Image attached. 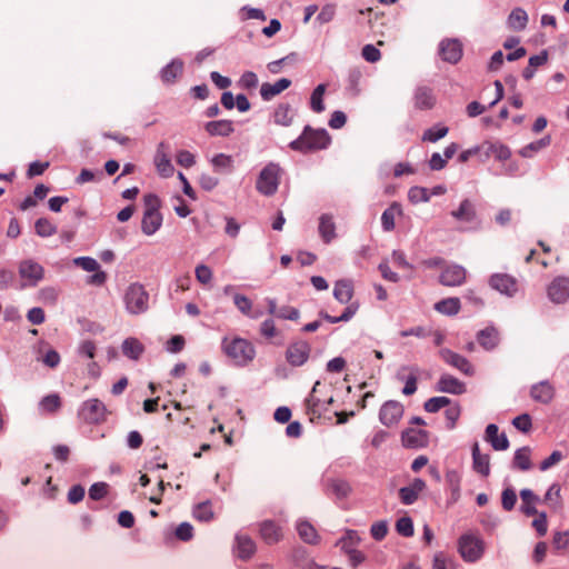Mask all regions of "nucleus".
Returning <instances> with one entry per match:
<instances>
[{"mask_svg": "<svg viewBox=\"0 0 569 569\" xmlns=\"http://www.w3.org/2000/svg\"><path fill=\"white\" fill-rule=\"evenodd\" d=\"M331 137L325 129H313L306 126L299 138L291 141L289 147L302 153L316 152L328 148Z\"/></svg>", "mask_w": 569, "mask_h": 569, "instance_id": "obj_1", "label": "nucleus"}, {"mask_svg": "<svg viewBox=\"0 0 569 569\" xmlns=\"http://www.w3.org/2000/svg\"><path fill=\"white\" fill-rule=\"evenodd\" d=\"M222 349L238 365H247L256 355L252 343L243 338H224L222 340Z\"/></svg>", "mask_w": 569, "mask_h": 569, "instance_id": "obj_2", "label": "nucleus"}, {"mask_svg": "<svg viewBox=\"0 0 569 569\" xmlns=\"http://www.w3.org/2000/svg\"><path fill=\"white\" fill-rule=\"evenodd\" d=\"M146 210L141 221V230L144 234L156 233L162 224V216L159 212L160 200L153 193H148L143 198Z\"/></svg>", "mask_w": 569, "mask_h": 569, "instance_id": "obj_3", "label": "nucleus"}, {"mask_svg": "<svg viewBox=\"0 0 569 569\" xmlns=\"http://www.w3.org/2000/svg\"><path fill=\"white\" fill-rule=\"evenodd\" d=\"M282 169L278 163H268L259 173L256 189L263 196H272L277 192Z\"/></svg>", "mask_w": 569, "mask_h": 569, "instance_id": "obj_4", "label": "nucleus"}, {"mask_svg": "<svg viewBox=\"0 0 569 569\" xmlns=\"http://www.w3.org/2000/svg\"><path fill=\"white\" fill-rule=\"evenodd\" d=\"M126 309L131 315H140L149 308V295L140 283H131L124 293Z\"/></svg>", "mask_w": 569, "mask_h": 569, "instance_id": "obj_5", "label": "nucleus"}, {"mask_svg": "<svg viewBox=\"0 0 569 569\" xmlns=\"http://www.w3.org/2000/svg\"><path fill=\"white\" fill-rule=\"evenodd\" d=\"M458 550L465 561L475 562L482 557L485 543L480 537L466 533L459 538Z\"/></svg>", "mask_w": 569, "mask_h": 569, "instance_id": "obj_6", "label": "nucleus"}, {"mask_svg": "<svg viewBox=\"0 0 569 569\" xmlns=\"http://www.w3.org/2000/svg\"><path fill=\"white\" fill-rule=\"evenodd\" d=\"M78 416L86 423H100L106 420L107 408L99 399H89L82 403Z\"/></svg>", "mask_w": 569, "mask_h": 569, "instance_id": "obj_7", "label": "nucleus"}, {"mask_svg": "<svg viewBox=\"0 0 569 569\" xmlns=\"http://www.w3.org/2000/svg\"><path fill=\"white\" fill-rule=\"evenodd\" d=\"M310 352V345L305 340H298L288 346L286 359L291 366L300 367L308 361Z\"/></svg>", "mask_w": 569, "mask_h": 569, "instance_id": "obj_8", "label": "nucleus"}, {"mask_svg": "<svg viewBox=\"0 0 569 569\" xmlns=\"http://www.w3.org/2000/svg\"><path fill=\"white\" fill-rule=\"evenodd\" d=\"M19 274L27 281L28 286H37L44 277L43 267L34 260H22L19 263Z\"/></svg>", "mask_w": 569, "mask_h": 569, "instance_id": "obj_9", "label": "nucleus"}, {"mask_svg": "<svg viewBox=\"0 0 569 569\" xmlns=\"http://www.w3.org/2000/svg\"><path fill=\"white\" fill-rule=\"evenodd\" d=\"M403 406L396 400L385 402L379 412V419L386 427L396 426L403 416Z\"/></svg>", "mask_w": 569, "mask_h": 569, "instance_id": "obj_10", "label": "nucleus"}, {"mask_svg": "<svg viewBox=\"0 0 569 569\" xmlns=\"http://www.w3.org/2000/svg\"><path fill=\"white\" fill-rule=\"evenodd\" d=\"M492 289L508 297H513L518 291V281L507 273H495L489 279Z\"/></svg>", "mask_w": 569, "mask_h": 569, "instance_id": "obj_11", "label": "nucleus"}, {"mask_svg": "<svg viewBox=\"0 0 569 569\" xmlns=\"http://www.w3.org/2000/svg\"><path fill=\"white\" fill-rule=\"evenodd\" d=\"M467 271L458 264L447 266L439 276V282L446 287H458L466 282Z\"/></svg>", "mask_w": 569, "mask_h": 569, "instance_id": "obj_12", "label": "nucleus"}, {"mask_svg": "<svg viewBox=\"0 0 569 569\" xmlns=\"http://www.w3.org/2000/svg\"><path fill=\"white\" fill-rule=\"evenodd\" d=\"M169 146L161 141L156 150L154 166L160 176L168 178L173 174L174 168L168 154Z\"/></svg>", "mask_w": 569, "mask_h": 569, "instance_id": "obj_13", "label": "nucleus"}, {"mask_svg": "<svg viewBox=\"0 0 569 569\" xmlns=\"http://www.w3.org/2000/svg\"><path fill=\"white\" fill-rule=\"evenodd\" d=\"M439 355L446 363L458 369L460 372L465 373L466 376L473 375L472 365L463 356H461L457 352H453L450 349H441L439 351Z\"/></svg>", "mask_w": 569, "mask_h": 569, "instance_id": "obj_14", "label": "nucleus"}, {"mask_svg": "<svg viewBox=\"0 0 569 569\" xmlns=\"http://www.w3.org/2000/svg\"><path fill=\"white\" fill-rule=\"evenodd\" d=\"M401 440L407 448H423L429 442V432L422 429L408 428L402 432Z\"/></svg>", "mask_w": 569, "mask_h": 569, "instance_id": "obj_15", "label": "nucleus"}, {"mask_svg": "<svg viewBox=\"0 0 569 569\" xmlns=\"http://www.w3.org/2000/svg\"><path fill=\"white\" fill-rule=\"evenodd\" d=\"M548 297L556 303H562L569 298V279L556 278L548 287Z\"/></svg>", "mask_w": 569, "mask_h": 569, "instance_id": "obj_16", "label": "nucleus"}, {"mask_svg": "<svg viewBox=\"0 0 569 569\" xmlns=\"http://www.w3.org/2000/svg\"><path fill=\"white\" fill-rule=\"evenodd\" d=\"M556 395V389L548 380L540 381L533 385L530 389V397L540 403L548 405L552 401Z\"/></svg>", "mask_w": 569, "mask_h": 569, "instance_id": "obj_17", "label": "nucleus"}, {"mask_svg": "<svg viewBox=\"0 0 569 569\" xmlns=\"http://www.w3.org/2000/svg\"><path fill=\"white\" fill-rule=\"evenodd\" d=\"M426 482L416 478L409 486L399 490V497L403 505H412L418 500L419 495L426 489Z\"/></svg>", "mask_w": 569, "mask_h": 569, "instance_id": "obj_18", "label": "nucleus"}, {"mask_svg": "<svg viewBox=\"0 0 569 569\" xmlns=\"http://www.w3.org/2000/svg\"><path fill=\"white\" fill-rule=\"evenodd\" d=\"M439 53L445 61L457 63L462 57V48L459 41L447 39L440 42Z\"/></svg>", "mask_w": 569, "mask_h": 569, "instance_id": "obj_19", "label": "nucleus"}, {"mask_svg": "<svg viewBox=\"0 0 569 569\" xmlns=\"http://www.w3.org/2000/svg\"><path fill=\"white\" fill-rule=\"evenodd\" d=\"M437 390L452 395L466 392V385L450 375H442L437 382Z\"/></svg>", "mask_w": 569, "mask_h": 569, "instance_id": "obj_20", "label": "nucleus"}, {"mask_svg": "<svg viewBox=\"0 0 569 569\" xmlns=\"http://www.w3.org/2000/svg\"><path fill=\"white\" fill-rule=\"evenodd\" d=\"M472 468L482 477L490 475V457L487 453H481L478 442L472 446Z\"/></svg>", "mask_w": 569, "mask_h": 569, "instance_id": "obj_21", "label": "nucleus"}, {"mask_svg": "<svg viewBox=\"0 0 569 569\" xmlns=\"http://www.w3.org/2000/svg\"><path fill=\"white\" fill-rule=\"evenodd\" d=\"M415 107L419 110H429L436 104V96L431 88L418 87L413 96Z\"/></svg>", "mask_w": 569, "mask_h": 569, "instance_id": "obj_22", "label": "nucleus"}, {"mask_svg": "<svg viewBox=\"0 0 569 569\" xmlns=\"http://www.w3.org/2000/svg\"><path fill=\"white\" fill-rule=\"evenodd\" d=\"M320 382L317 381L309 395V397L306 400L307 405V411L309 415L320 417L322 411L327 410V407L325 406V399L319 397L320 392Z\"/></svg>", "mask_w": 569, "mask_h": 569, "instance_id": "obj_23", "label": "nucleus"}, {"mask_svg": "<svg viewBox=\"0 0 569 569\" xmlns=\"http://www.w3.org/2000/svg\"><path fill=\"white\" fill-rule=\"evenodd\" d=\"M291 86V80L281 78L274 83L264 82L261 84L260 94L266 101L271 100Z\"/></svg>", "mask_w": 569, "mask_h": 569, "instance_id": "obj_24", "label": "nucleus"}, {"mask_svg": "<svg viewBox=\"0 0 569 569\" xmlns=\"http://www.w3.org/2000/svg\"><path fill=\"white\" fill-rule=\"evenodd\" d=\"M499 429L496 425L490 423L486 428V440L491 443L495 450H507L509 441L505 433L499 435Z\"/></svg>", "mask_w": 569, "mask_h": 569, "instance_id": "obj_25", "label": "nucleus"}, {"mask_svg": "<svg viewBox=\"0 0 569 569\" xmlns=\"http://www.w3.org/2000/svg\"><path fill=\"white\" fill-rule=\"evenodd\" d=\"M183 72V62L180 59H173L160 72L163 83H173Z\"/></svg>", "mask_w": 569, "mask_h": 569, "instance_id": "obj_26", "label": "nucleus"}, {"mask_svg": "<svg viewBox=\"0 0 569 569\" xmlns=\"http://www.w3.org/2000/svg\"><path fill=\"white\" fill-rule=\"evenodd\" d=\"M204 129L213 137H228L234 131L233 122L231 120L209 121L206 123Z\"/></svg>", "mask_w": 569, "mask_h": 569, "instance_id": "obj_27", "label": "nucleus"}, {"mask_svg": "<svg viewBox=\"0 0 569 569\" xmlns=\"http://www.w3.org/2000/svg\"><path fill=\"white\" fill-rule=\"evenodd\" d=\"M260 535L268 545H273L282 538L281 529L271 520H266L260 526Z\"/></svg>", "mask_w": 569, "mask_h": 569, "instance_id": "obj_28", "label": "nucleus"}, {"mask_svg": "<svg viewBox=\"0 0 569 569\" xmlns=\"http://www.w3.org/2000/svg\"><path fill=\"white\" fill-rule=\"evenodd\" d=\"M319 234L325 243H330L336 238V224L333 222L332 216L322 214L319 218Z\"/></svg>", "mask_w": 569, "mask_h": 569, "instance_id": "obj_29", "label": "nucleus"}, {"mask_svg": "<svg viewBox=\"0 0 569 569\" xmlns=\"http://www.w3.org/2000/svg\"><path fill=\"white\" fill-rule=\"evenodd\" d=\"M297 531L301 540L309 545H318L320 536L316 528L307 520H301L297 523Z\"/></svg>", "mask_w": 569, "mask_h": 569, "instance_id": "obj_30", "label": "nucleus"}, {"mask_svg": "<svg viewBox=\"0 0 569 569\" xmlns=\"http://www.w3.org/2000/svg\"><path fill=\"white\" fill-rule=\"evenodd\" d=\"M233 302H234V306L238 308V310L249 317V318H252V319H258L262 316V311L261 310H253L252 309V301L247 297V296H243V295H240V293H236L233 296Z\"/></svg>", "mask_w": 569, "mask_h": 569, "instance_id": "obj_31", "label": "nucleus"}, {"mask_svg": "<svg viewBox=\"0 0 569 569\" xmlns=\"http://www.w3.org/2000/svg\"><path fill=\"white\" fill-rule=\"evenodd\" d=\"M358 309L359 303L355 301L349 302V305L346 307V309L339 317L331 316L326 311H320L319 316L329 323L347 322L357 313Z\"/></svg>", "mask_w": 569, "mask_h": 569, "instance_id": "obj_32", "label": "nucleus"}, {"mask_svg": "<svg viewBox=\"0 0 569 569\" xmlns=\"http://www.w3.org/2000/svg\"><path fill=\"white\" fill-rule=\"evenodd\" d=\"M409 370L410 375L406 380V385L402 389V393L405 396H411L417 391V381H418V368L417 367H401L399 372L397 373L398 379L403 380V372Z\"/></svg>", "mask_w": 569, "mask_h": 569, "instance_id": "obj_33", "label": "nucleus"}, {"mask_svg": "<svg viewBox=\"0 0 569 569\" xmlns=\"http://www.w3.org/2000/svg\"><path fill=\"white\" fill-rule=\"evenodd\" d=\"M333 297L340 303H349L353 297V287L349 280H338L335 283Z\"/></svg>", "mask_w": 569, "mask_h": 569, "instance_id": "obj_34", "label": "nucleus"}, {"mask_svg": "<svg viewBox=\"0 0 569 569\" xmlns=\"http://www.w3.org/2000/svg\"><path fill=\"white\" fill-rule=\"evenodd\" d=\"M528 14L522 8H515L507 20L508 27L516 31L525 30L528 24Z\"/></svg>", "mask_w": 569, "mask_h": 569, "instance_id": "obj_35", "label": "nucleus"}, {"mask_svg": "<svg viewBox=\"0 0 569 569\" xmlns=\"http://www.w3.org/2000/svg\"><path fill=\"white\" fill-rule=\"evenodd\" d=\"M520 498L522 501L521 511L526 516H535L538 513L535 506L539 501L538 496H536L530 489H522L520 491Z\"/></svg>", "mask_w": 569, "mask_h": 569, "instance_id": "obj_36", "label": "nucleus"}, {"mask_svg": "<svg viewBox=\"0 0 569 569\" xmlns=\"http://www.w3.org/2000/svg\"><path fill=\"white\" fill-rule=\"evenodd\" d=\"M143 351L144 347L137 338H127L122 342V353L132 360H138Z\"/></svg>", "mask_w": 569, "mask_h": 569, "instance_id": "obj_37", "label": "nucleus"}, {"mask_svg": "<svg viewBox=\"0 0 569 569\" xmlns=\"http://www.w3.org/2000/svg\"><path fill=\"white\" fill-rule=\"evenodd\" d=\"M460 299L457 297L446 298L435 305V309L447 316H455L460 311Z\"/></svg>", "mask_w": 569, "mask_h": 569, "instance_id": "obj_38", "label": "nucleus"}, {"mask_svg": "<svg viewBox=\"0 0 569 569\" xmlns=\"http://www.w3.org/2000/svg\"><path fill=\"white\" fill-rule=\"evenodd\" d=\"M478 342L487 350L497 347L499 342V333L495 328H486L478 333Z\"/></svg>", "mask_w": 569, "mask_h": 569, "instance_id": "obj_39", "label": "nucleus"}, {"mask_svg": "<svg viewBox=\"0 0 569 569\" xmlns=\"http://www.w3.org/2000/svg\"><path fill=\"white\" fill-rule=\"evenodd\" d=\"M481 149L487 156H492L498 160H507L511 154L508 147L497 142H485Z\"/></svg>", "mask_w": 569, "mask_h": 569, "instance_id": "obj_40", "label": "nucleus"}, {"mask_svg": "<svg viewBox=\"0 0 569 569\" xmlns=\"http://www.w3.org/2000/svg\"><path fill=\"white\" fill-rule=\"evenodd\" d=\"M237 550L241 559H249L256 552V543L248 536H237Z\"/></svg>", "mask_w": 569, "mask_h": 569, "instance_id": "obj_41", "label": "nucleus"}, {"mask_svg": "<svg viewBox=\"0 0 569 569\" xmlns=\"http://www.w3.org/2000/svg\"><path fill=\"white\" fill-rule=\"evenodd\" d=\"M451 216L458 220L470 222L476 217L473 203L469 199H465L458 210H453Z\"/></svg>", "mask_w": 569, "mask_h": 569, "instance_id": "obj_42", "label": "nucleus"}, {"mask_svg": "<svg viewBox=\"0 0 569 569\" xmlns=\"http://www.w3.org/2000/svg\"><path fill=\"white\" fill-rule=\"evenodd\" d=\"M401 206L398 202H393L387 208L381 216V223L386 231H391L395 228V217L401 214Z\"/></svg>", "mask_w": 569, "mask_h": 569, "instance_id": "obj_43", "label": "nucleus"}, {"mask_svg": "<svg viewBox=\"0 0 569 569\" xmlns=\"http://www.w3.org/2000/svg\"><path fill=\"white\" fill-rule=\"evenodd\" d=\"M531 450L529 447H522L515 452L513 467L521 471H527L531 468L530 460Z\"/></svg>", "mask_w": 569, "mask_h": 569, "instance_id": "obj_44", "label": "nucleus"}, {"mask_svg": "<svg viewBox=\"0 0 569 569\" xmlns=\"http://www.w3.org/2000/svg\"><path fill=\"white\" fill-rule=\"evenodd\" d=\"M328 489L338 499H345L351 493V486L342 479H333L328 482Z\"/></svg>", "mask_w": 569, "mask_h": 569, "instance_id": "obj_45", "label": "nucleus"}, {"mask_svg": "<svg viewBox=\"0 0 569 569\" xmlns=\"http://www.w3.org/2000/svg\"><path fill=\"white\" fill-rule=\"evenodd\" d=\"M211 164L217 172H231L233 170V159L226 153H218L211 159Z\"/></svg>", "mask_w": 569, "mask_h": 569, "instance_id": "obj_46", "label": "nucleus"}, {"mask_svg": "<svg viewBox=\"0 0 569 569\" xmlns=\"http://www.w3.org/2000/svg\"><path fill=\"white\" fill-rule=\"evenodd\" d=\"M560 490L558 483H552L545 495V502L555 510L560 509L562 506Z\"/></svg>", "mask_w": 569, "mask_h": 569, "instance_id": "obj_47", "label": "nucleus"}, {"mask_svg": "<svg viewBox=\"0 0 569 569\" xmlns=\"http://www.w3.org/2000/svg\"><path fill=\"white\" fill-rule=\"evenodd\" d=\"M61 407V398L57 393L48 395L40 401V409L47 413H56Z\"/></svg>", "mask_w": 569, "mask_h": 569, "instance_id": "obj_48", "label": "nucleus"}, {"mask_svg": "<svg viewBox=\"0 0 569 569\" xmlns=\"http://www.w3.org/2000/svg\"><path fill=\"white\" fill-rule=\"evenodd\" d=\"M36 233L46 238L57 232V227L47 218H39L34 223Z\"/></svg>", "mask_w": 569, "mask_h": 569, "instance_id": "obj_49", "label": "nucleus"}, {"mask_svg": "<svg viewBox=\"0 0 569 569\" xmlns=\"http://www.w3.org/2000/svg\"><path fill=\"white\" fill-rule=\"evenodd\" d=\"M274 122L280 126H289L292 120L289 104H279L273 113Z\"/></svg>", "mask_w": 569, "mask_h": 569, "instance_id": "obj_50", "label": "nucleus"}, {"mask_svg": "<svg viewBox=\"0 0 569 569\" xmlns=\"http://www.w3.org/2000/svg\"><path fill=\"white\" fill-rule=\"evenodd\" d=\"M193 517L200 521H210L213 519V511L210 501H204L196 506Z\"/></svg>", "mask_w": 569, "mask_h": 569, "instance_id": "obj_51", "label": "nucleus"}, {"mask_svg": "<svg viewBox=\"0 0 569 569\" xmlns=\"http://www.w3.org/2000/svg\"><path fill=\"white\" fill-rule=\"evenodd\" d=\"M325 91H326V86L321 83V84L317 86V88L313 90V92L311 94L310 104H311V109L315 112L319 113L325 110L323 100H322Z\"/></svg>", "mask_w": 569, "mask_h": 569, "instance_id": "obj_52", "label": "nucleus"}, {"mask_svg": "<svg viewBox=\"0 0 569 569\" xmlns=\"http://www.w3.org/2000/svg\"><path fill=\"white\" fill-rule=\"evenodd\" d=\"M451 400L447 397H433L428 399L423 408L428 412H438L440 409L448 407Z\"/></svg>", "mask_w": 569, "mask_h": 569, "instance_id": "obj_53", "label": "nucleus"}, {"mask_svg": "<svg viewBox=\"0 0 569 569\" xmlns=\"http://www.w3.org/2000/svg\"><path fill=\"white\" fill-rule=\"evenodd\" d=\"M448 127L445 126L430 128L423 132L422 140L436 142L445 138L448 134Z\"/></svg>", "mask_w": 569, "mask_h": 569, "instance_id": "obj_54", "label": "nucleus"}, {"mask_svg": "<svg viewBox=\"0 0 569 569\" xmlns=\"http://www.w3.org/2000/svg\"><path fill=\"white\" fill-rule=\"evenodd\" d=\"M446 480L451 489L452 499L456 501L460 495V476L457 471L451 470L446 475Z\"/></svg>", "mask_w": 569, "mask_h": 569, "instance_id": "obj_55", "label": "nucleus"}, {"mask_svg": "<svg viewBox=\"0 0 569 569\" xmlns=\"http://www.w3.org/2000/svg\"><path fill=\"white\" fill-rule=\"evenodd\" d=\"M260 333L268 340H272L273 338L280 336V331L276 327L273 319H266L260 325Z\"/></svg>", "mask_w": 569, "mask_h": 569, "instance_id": "obj_56", "label": "nucleus"}, {"mask_svg": "<svg viewBox=\"0 0 569 569\" xmlns=\"http://www.w3.org/2000/svg\"><path fill=\"white\" fill-rule=\"evenodd\" d=\"M396 530L399 535L403 537L413 536V522L409 517H401L396 522Z\"/></svg>", "mask_w": 569, "mask_h": 569, "instance_id": "obj_57", "label": "nucleus"}, {"mask_svg": "<svg viewBox=\"0 0 569 569\" xmlns=\"http://www.w3.org/2000/svg\"><path fill=\"white\" fill-rule=\"evenodd\" d=\"M446 408L447 409L445 411V417H446V421H447V428L451 430L456 427V423L461 413V409H460V406L457 403L453 406L449 405Z\"/></svg>", "mask_w": 569, "mask_h": 569, "instance_id": "obj_58", "label": "nucleus"}, {"mask_svg": "<svg viewBox=\"0 0 569 569\" xmlns=\"http://www.w3.org/2000/svg\"><path fill=\"white\" fill-rule=\"evenodd\" d=\"M408 198L412 203L428 202L430 197L428 190L421 187H412L408 192Z\"/></svg>", "mask_w": 569, "mask_h": 569, "instance_id": "obj_59", "label": "nucleus"}, {"mask_svg": "<svg viewBox=\"0 0 569 569\" xmlns=\"http://www.w3.org/2000/svg\"><path fill=\"white\" fill-rule=\"evenodd\" d=\"M73 263L77 267L82 268L86 271L93 272L100 269L98 261L91 257H78L73 259Z\"/></svg>", "mask_w": 569, "mask_h": 569, "instance_id": "obj_60", "label": "nucleus"}, {"mask_svg": "<svg viewBox=\"0 0 569 569\" xmlns=\"http://www.w3.org/2000/svg\"><path fill=\"white\" fill-rule=\"evenodd\" d=\"M517 502V495L512 488H506L501 493V505L506 511H511Z\"/></svg>", "mask_w": 569, "mask_h": 569, "instance_id": "obj_61", "label": "nucleus"}, {"mask_svg": "<svg viewBox=\"0 0 569 569\" xmlns=\"http://www.w3.org/2000/svg\"><path fill=\"white\" fill-rule=\"evenodd\" d=\"M512 425L521 432H529L532 427L531 417L528 413H522L512 420Z\"/></svg>", "mask_w": 569, "mask_h": 569, "instance_id": "obj_62", "label": "nucleus"}, {"mask_svg": "<svg viewBox=\"0 0 569 569\" xmlns=\"http://www.w3.org/2000/svg\"><path fill=\"white\" fill-rule=\"evenodd\" d=\"M360 542V537L355 530H347L346 535L339 540L338 543L341 545V549L345 550L346 547L353 548L356 545Z\"/></svg>", "mask_w": 569, "mask_h": 569, "instance_id": "obj_63", "label": "nucleus"}, {"mask_svg": "<svg viewBox=\"0 0 569 569\" xmlns=\"http://www.w3.org/2000/svg\"><path fill=\"white\" fill-rule=\"evenodd\" d=\"M108 493V485L106 482H96L89 489V497L92 500H100Z\"/></svg>", "mask_w": 569, "mask_h": 569, "instance_id": "obj_64", "label": "nucleus"}]
</instances>
